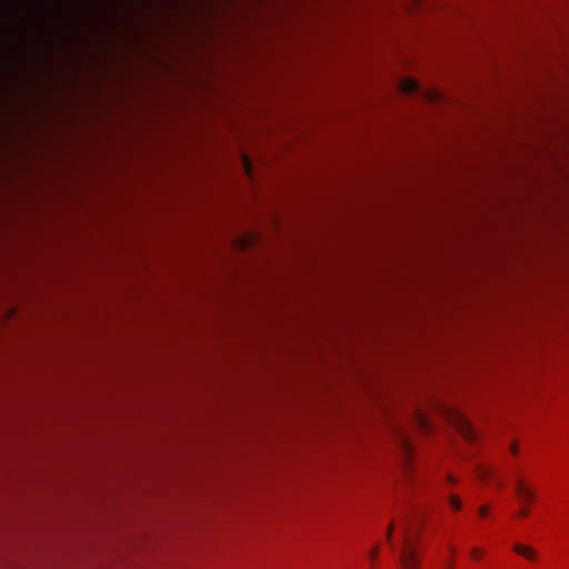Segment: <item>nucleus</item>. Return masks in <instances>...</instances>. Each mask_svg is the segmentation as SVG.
I'll list each match as a JSON object with an SVG mask.
<instances>
[{"label":"nucleus","instance_id":"7","mask_svg":"<svg viewBox=\"0 0 569 569\" xmlns=\"http://www.w3.org/2000/svg\"><path fill=\"white\" fill-rule=\"evenodd\" d=\"M448 500L453 510L458 511L461 509V501L457 496L451 495L448 497Z\"/></svg>","mask_w":569,"mask_h":569},{"label":"nucleus","instance_id":"6","mask_svg":"<svg viewBox=\"0 0 569 569\" xmlns=\"http://www.w3.org/2000/svg\"><path fill=\"white\" fill-rule=\"evenodd\" d=\"M491 472H492V471H491L489 468H487V467H480V468L478 469V477H479L481 480L486 481V480H488V479L491 477Z\"/></svg>","mask_w":569,"mask_h":569},{"label":"nucleus","instance_id":"13","mask_svg":"<svg viewBox=\"0 0 569 569\" xmlns=\"http://www.w3.org/2000/svg\"><path fill=\"white\" fill-rule=\"evenodd\" d=\"M447 569H453V561L452 559H450L448 562H447Z\"/></svg>","mask_w":569,"mask_h":569},{"label":"nucleus","instance_id":"8","mask_svg":"<svg viewBox=\"0 0 569 569\" xmlns=\"http://www.w3.org/2000/svg\"><path fill=\"white\" fill-rule=\"evenodd\" d=\"M470 555H471L472 558L478 559V558L483 556V551L478 549V548H473L471 550Z\"/></svg>","mask_w":569,"mask_h":569},{"label":"nucleus","instance_id":"14","mask_svg":"<svg viewBox=\"0 0 569 569\" xmlns=\"http://www.w3.org/2000/svg\"><path fill=\"white\" fill-rule=\"evenodd\" d=\"M391 531H392V525L389 527V530H388V533H387V539L390 541L391 539Z\"/></svg>","mask_w":569,"mask_h":569},{"label":"nucleus","instance_id":"9","mask_svg":"<svg viewBox=\"0 0 569 569\" xmlns=\"http://www.w3.org/2000/svg\"><path fill=\"white\" fill-rule=\"evenodd\" d=\"M519 516L522 517V518L528 517L529 516V510L527 508L520 509Z\"/></svg>","mask_w":569,"mask_h":569},{"label":"nucleus","instance_id":"2","mask_svg":"<svg viewBox=\"0 0 569 569\" xmlns=\"http://www.w3.org/2000/svg\"><path fill=\"white\" fill-rule=\"evenodd\" d=\"M515 490L521 502L526 503L535 500V492L522 480L516 481Z\"/></svg>","mask_w":569,"mask_h":569},{"label":"nucleus","instance_id":"4","mask_svg":"<svg viewBox=\"0 0 569 569\" xmlns=\"http://www.w3.org/2000/svg\"><path fill=\"white\" fill-rule=\"evenodd\" d=\"M460 432L467 440H473L475 439V430L469 421L466 419H461L460 423Z\"/></svg>","mask_w":569,"mask_h":569},{"label":"nucleus","instance_id":"12","mask_svg":"<svg viewBox=\"0 0 569 569\" xmlns=\"http://www.w3.org/2000/svg\"><path fill=\"white\" fill-rule=\"evenodd\" d=\"M377 552H378V550H377V548H375V549L370 552V558H371V559H375V558H376V556H377Z\"/></svg>","mask_w":569,"mask_h":569},{"label":"nucleus","instance_id":"11","mask_svg":"<svg viewBox=\"0 0 569 569\" xmlns=\"http://www.w3.org/2000/svg\"><path fill=\"white\" fill-rule=\"evenodd\" d=\"M487 512H488V508L486 506H482L479 508V515L481 517H485L487 515Z\"/></svg>","mask_w":569,"mask_h":569},{"label":"nucleus","instance_id":"1","mask_svg":"<svg viewBox=\"0 0 569 569\" xmlns=\"http://www.w3.org/2000/svg\"><path fill=\"white\" fill-rule=\"evenodd\" d=\"M403 541L399 552V560L402 569H418L416 552V532L413 525L409 521L402 523Z\"/></svg>","mask_w":569,"mask_h":569},{"label":"nucleus","instance_id":"10","mask_svg":"<svg viewBox=\"0 0 569 569\" xmlns=\"http://www.w3.org/2000/svg\"><path fill=\"white\" fill-rule=\"evenodd\" d=\"M244 167L248 174H251V164L248 159H244Z\"/></svg>","mask_w":569,"mask_h":569},{"label":"nucleus","instance_id":"15","mask_svg":"<svg viewBox=\"0 0 569 569\" xmlns=\"http://www.w3.org/2000/svg\"><path fill=\"white\" fill-rule=\"evenodd\" d=\"M448 481H449L450 483H456V481H457V480H456V478H455V477H452V476H448Z\"/></svg>","mask_w":569,"mask_h":569},{"label":"nucleus","instance_id":"3","mask_svg":"<svg viewBox=\"0 0 569 569\" xmlns=\"http://www.w3.org/2000/svg\"><path fill=\"white\" fill-rule=\"evenodd\" d=\"M513 551L530 561H535L538 558L537 551L530 546L515 543Z\"/></svg>","mask_w":569,"mask_h":569},{"label":"nucleus","instance_id":"5","mask_svg":"<svg viewBox=\"0 0 569 569\" xmlns=\"http://www.w3.org/2000/svg\"><path fill=\"white\" fill-rule=\"evenodd\" d=\"M401 86L403 92L409 94L416 93L419 90V84L412 79L405 80Z\"/></svg>","mask_w":569,"mask_h":569},{"label":"nucleus","instance_id":"16","mask_svg":"<svg viewBox=\"0 0 569 569\" xmlns=\"http://www.w3.org/2000/svg\"><path fill=\"white\" fill-rule=\"evenodd\" d=\"M449 550H450V552H451L452 555L456 552V549H455V547H452V546H449Z\"/></svg>","mask_w":569,"mask_h":569}]
</instances>
